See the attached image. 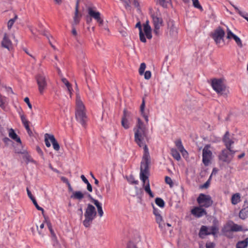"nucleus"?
<instances>
[{
    "instance_id": "57",
    "label": "nucleus",
    "mask_w": 248,
    "mask_h": 248,
    "mask_svg": "<svg viewBox=\"0 0 248 248\" xmlns=\"http://www.w3.org/2000/svg\"><path fill=\"white\" fill-rule=\"evenodd\" d=\"M36 151L41 157L44 158V154L41 149L39 147L37 146L36 147Z\"/></svg>"
},
{
    "instance_id": "58",
    "label": "nucleus",
    "mask_w": 248,
    "mask_h": 248,
    "mask_svg": "<svg viewBox=\"0 0 248 248\" xmlns=\"http://www.w3.org/2000/svg\"><path fill=\"white\" fill-rule=\"evenodd\" d=\"M21 120L23 124L29 123V121L26 119L25 116L23 115L21 116Z\"/></svg>"
},
{
    "instance_id": "28",
    "label": "nucleus",
    "mask_w": 248,
    "mask_h": 248,
    "mask_svg": "<svg viewBox=\"0 0 248 248\" xmlns=\"http://www.w3.org/2000/svg\"><path fill=\"white\" fill-rule=\"evenodd\" d=\"M240 194L238 193L232 195L231 198V202L232 204L235 205L240 202Z\"/></svg>"
},
{
    "instance_id": "7",
    "label": "nucleus",
    "mask_w": 248,
    "mask_h": 248,
    "mask_svg": "<svg viewBox=\"0 0 248 248\" xmlns=\"http://www.w3.org/2000/svg\"><path fill=\"white\" fill-rule=\"evenodd\" d=\"M218 229L216 225L212 226L210 227H207L205 226H202L200 229L199 236L203 238V236L210 234L215 235L217 233Z\"/></svg>"
},
{
    "instance_id": "37",
    "label": "nucleus",
    "mask_w": 248,
    "mask_h": 248,
    "mask_svg": "<svg viewBox=\"0 0 248 248\" xmlns=\"http://www.w3.org/2000/svg\"><path fill=\"white\" fill-rule=\"evenodd\" d=\"M155 202L160 207L163 208L165 206L164 201L160 198H156L155 200Z\"/></svg>"
},
{
    "instance_id": "38",
    "label": "nucleus",
    "mask_w": 248,
    "mask_h": 248,
    "mask_svg": "<svg viewBox=\"0 0 248 248\" xmlns=\"http://www.w3.org/2000/svg\"><path fill=\"white\" fill-rule=\"evenodd\" d=\"M132 116L131 113L124 109L123 111L122 118L129 120Z\"/></svg>"
},
{
    "instance_id": "22",
    "label": "nucleus",
    "mask_w": 248,
    "mask_h": 248,
    "mask_svg": "<svg viewBox=\"0 0 248 248\" xmlns=\"http://www.w3.org/2000/svg\"><path fill=\"white\" fill-rule=\"evenodd\" d=\"M9 136L13 140H15L17 142L21 144V140L20 138L17 135V134L15 133L14 130L12 128H11L9 130Z\"/></svg>"
},
{
    "instance_id": "55",
    "label": "nucleus",
    "mask_w": 248,
    "mask_h": 248,
    "mask_svg": "<svg viewBox=\"0 0 248 248\" xmlns=\"http://www.w3.org/2000/svg\"><path fill=\"white\" fill-rule=\"evenodd\" d=\"M241 16H242L243 18H244L245 19L246 18H248V14L246 12H243L242 11L239 12L238 13Z\"/></svg>"
},
{
    "instance_id": "21",
    "label": "nucleus",
    "mask_w": 248,
    "mask_h": 248,
    "mask_svg": "<svg viewBox=\"0 0 248 248\" xmlns=\"http://www.w3.org/2000/svg\"><path fill=\"white\" fill-rule=\"evenodd\" d=\"M145 107V97H143L142 99V103L140 107V112L142 116L144 117L146 123L148 122V114L145 112L144 108Z\"/></svg>"
},
{
    "instance_id": "20",
    "label": "nucleus",
    "mask_w": 248,
    "mask_h": 248,
    "mask_svg": "<svg viewBox=\"0 0 248 248\" xmlns=\"http://www.w3.org/2000/svg\"><path fill=\"white\" fill-rule=\"evenodd\" d=\"M46 136H48V139L52 144L53 149L56 151H59L60 150V147L59 144L55 139L54 135L46 133Z\"/></svg>"
},
{
    "instance_id": "46",
    "label": "nucleus",
    "mask_w": 248,
    "mask_h": 248,
    "mask_svg": "<svg viewBox=\"0 0 248 248\" xmlns=\"http://www.w3.org/2000/svg\"><path fill=\"white\" fill-rule=\"evenodd\" d=\"M153 213L155 216V219L158 218V217H161L162 216L160 213V211L158 209L155 208L154 206H153Z\"/></svg>"
},
{
    "instance_id": "49",
    "label": "nucleus",
    "mask_w": 248,
    "mask_h": 248,
    "mask_svg": "<svg viewBox=\"0 0 248 248\" xmlns=\"http://www.w3.org/2000/svg\"><path fill=\"white\" fill-rule=\"evenodd\" d=\"M227 38L228 39L233 38L234 36L236 35L234 34H233L229 29H227Z\"/></svg>"
},
{
    "instance_id": "14",
    "label": "nucleus",
    "mask_w": 248,
    "mask_h": 248,
    "mask_svg": "<svg viewBox=\"0 0 248 248\" xmlns=\"http://www.w3.org/2000/svg\"><path fill=\"white\" fill-rule=\"evenodd\" d=\"M1 46L7 49L8 51L13 49V46L12 41L9 39V35L7 33H4L3 38L1 41Z\"/></svg>"
},
{
    "instance_id": "39",
    "label": "nucleus",
    "mask_w": 248,
    "mask_h": 248,
    "mask_svg": "<svg viewBox=\"0 0 248 248\" xmlns=\"http://www.w3.org/2000/svg\"><path fill=\"white\" fill-rule=\"evenodd\" d=\"M17 18V16L16 15L15 16V17L10 19L7 23V27L9 30H10L12 27L13 24L16 21V19Z\"/></svg>"
},
{
    "instance_id": "54",
    "label": "nucleus",
    "mask_w": 248,
    "mask_h": 248,
    "mask_svg": "<svg viewBox=\"0 0 248 248\" xmlns=\"http://www.w3.org/2000/svg\"><path fill=\"white\" fill-rule=\"evenodd\" d=\"M24 101L27 103V104L28 105V107L30 108V109H31L32 108V105L30 103V100H29V98L27 97H25L24 98Z\"/></svg>"
},
{
    "instance_id": "26",
    "label": "nucleus",
    "mask_w": 248,
    "mask_h": 248,
    "mask_svg": "<svg viewBox=\"0 0 248 248\" xmlns=\"http://www.w3.org/2000/svg\"><path fill=\"white\" fill-rule=\"evenodd\" d=\"M136 27L138 28L139 29V31H140L139 35H140V40L142 42L145 43L146 42V40L144 34H143V33L142 32L141 26L140 23V22H138L136 24Z\"/></svg>"
},
{
    "instance_id": "45",
    "label": "nucleus",
    "mask_w": 248,
    "mask_h": 248,
    "mask_svg": "<svg viewBox=\"0 0 248 248\" xmlns=\"http://www.w3.org/2000/svg\"><path fill=\"white\" fill-rule=\"evenodd\" d=\"M51 238L53 241V246L57 248H60V244H59L56 236H55V237H54Z\"/></svg>"
},
{
    "instance_id": "32",
    "label": "nucleus",
    "mask_w": 248,
    "mask_h": 248,
    "mask_svg": "<svg viewBox=\"0 0 248 248\" xmlns=\"http://www.w3.org/2000/svg\"><path fill=\"white\" fill-rule=\"evenodd\" d=\"M143 30L146 36V37L149 39H151L152 37V35L151 34V27H143Z\"/></svg>"
},
{
    "instance_id": "1",
    "label": "nucleus",
    "mask_w": 248,
    "mask_h": 248,
    "mask_svg": "<svg viewBox=\"0 0 248 248\" xmlns=\"http://www.w3.org/2000/svg\"><path fill=\"white\" fill-rule=\"evenodd\" d=\"M145 125L140 118H138L137 124L134 128L135 141L140 147H143L144 150H148L145 143L147 137Z\"/></svg>"
},
{
    "instance_id": "53",
    "label": "nucleus",
    "mask_w": 248,
    "mask_h": 248,
    "mask_svg": "<svg viewBox=\"0 0 248 248\" xmlns=\"http://www.w3.org/2000/svg\"><path fill=\"white\" fill-rule=\"evenodd\" d=\"M45 142L46 145L47 147H50L51 146V144L48 141V140H49L48 136H46V134L45 135Z\"/></svg>"
},
{
    "instance_id": "31",
    "label": "nucleus",
    "mask_w": 248,
    "mask_h": 248,
    "mask_svg": "<svg viewBox=\"0 0 248 248\" xmlns=\"http://www.w3.org/2000/svg\"><path fill=\"white\" fill-rule=\"evenodd\" d=\"M176 145L179 151L182 153L183 156L185 155V154H187V152L184 148V147L183 146L182 142L180 140L177 141L176 142Z\"/></svg>"
},
{
    "instance_id": "18",
    "label": "nucleus",
    "mask_w": 248,
    "mask_h": 248,
    "mask_svg": "<svg viewBox=\"0 0 248 248\" xmlns=\"http://www.w3.org/2000/svg\"><path fill=\"white\" fill-rule=\"evenodd\" d=\"M191 213L195 217H200L206 214V211L202 207H196L191 210Z\"/></svg>"
},
{
    "instance_id": "25",
    "label": "nucleus",
    "mask_w": 248,
    "mask_h": 248,
    "mask_svg": "<svg viewBox=\"0 0 248 248\" xmlns=\"http://www.w3.org/2000/svg\"><path fill=\"white\" fill-rule=\"evenodd\" d=\"M18 153H21V154H24L23 158L27 164H28L30 162L34 163L35 164H36V162L34 160H33L28 153H25L24 152H18Z\"/></svg>"
},
{
    "instance_id": "6",
    "label": "nucleus",
    "mask_w": 248,
    "mask_h": 248,
    "mask_svg": "<svg viewBox=\"0 0 248 248\" xmlns=\"http://www.w3.org/2000/svg\"><path fill=\"white\" fill-rule=\"evenodd\" d=\"M35 79L38 87V90L41 94H43L47 86L46 77L43 72L37 74Z\"/></svg>"
},
{
    "instance_id": "60",
    "label": "nucleus",
    "mask_w": 248,
    "mask_h": 248,
    "mask_svg": "<svg viewBox=\"0 0 248 248\" xmlns=\"http://www.w3.org/2000/svg\"><path fill=\"white\" fill-rule=\"evenodd\" d=\"M54 67L56 68V69H57V72H58V73L59 74V75L60 76V77H62V72H61V71L60 70V69L58 67L57 64H55L54 65Z\"/></svg>"
},
{
    "instance_id": "36",
    "label": "nucleus",
    "mask_w": 248,
    "mask_h": 248,
    "mask_svg": "<svg viewBox=\"0 0 248 248\" xmlns=\"http://www.w3.org/2000/svg\"><path fill=\"white\" fill-rule=\"evenodd\" d=\"M75 86H76V102H81V101H82V100L80 98L79 89L78 88V84L76 82H75Z\"/></svg>"
},
{
    "instance_id": "47",
    "label": "nucleus",
    "mask_w": 248,
    "mask_h": 248,
    "mask_svg": "<svg viewBox=\"0 0 248 248\" xmlns=\"http://www.w3.org/2000/svg\"><path fill=\"white\" fill-rule=\"evenodd\" d=\"M127 181L130 183L131 184H138V181L137 180H135L134 177L132 175H130L129 177L127 178Z\"/></svg>"
},
{
    "instance_id": "52",
    "label": "nucleus",
    "mask_w": 248,
    "mask_h": 248,
    "mask_svg": "<svg viewBox=\"0 0 248 248\" xmlns=\"http://www.w3.org/2000/svg\"><path fill=\"white\" fill-rule=\"evenodd\" d=\"M144 78L146 79H149L151 77V72L150 71H146L144 73Z\"/></svg>"
},
{
    "instance_id": "17",
    "label": "nucleus",
    "mask_w": 248,
    "mask_h": 248,
    "mask_svg": "<svg viewBox=\"0 0 248 248\" xmlns=\"http://www.w3.org/2000/svg\"><path fill=\"white\" fill-rule=\"evenodd\" d=\"M239 217L242 219H245L248 217V201H246L243 206V208L239 212Z\"/></svg>"
},
{
    "instance_id": "42",
    "label": "nucleus",
    "mask_w": 248,
    "mask_h": 248,
    "mask_svg": "<svg viewBox=\"0 0 248 248\" xmlns=\"http://www.w3.org/2000/svg\"><path fill=\"white\" fill-rule=\"evenodd\" d=\"M192 0L193 2V5L194 6V7H195L197 9H199L201 11H202L203 10L202 6L200 5V4L199 2V0Z\"/></svg>"
},
{
    "instance_id": "33",
    "label": "nucleus",
    "mask_w": 248,
    "mask_h": 248,
    "mask_svg": "<svg viewBox=\"0 0 248 248\" xmlns=\"http://www.w3.org/2000/svg\"><path fill=\"white\" fill-rule=\"evenodd\" d=\"M171 154L176 160L179 161L181 159L180 154L176 149H172L171 150Z\"/></svg>"
},
{
    "instance_id": "43",
    "label": "nucleus",
    "mask_w": 248,
    "mask_h": 248,
    "mask_svg": "<svg viewBox=\"0 0 248 248\" xmlns=\"http://www.w3.org/2000/svg\"><path fill=\"white\" fill-rule=\"evenodd\" d=\"M146 68V64L145 63L143 62L140 64L139 72L140 75H142L144 74L145 69Z\"/></svg>"
},
{
    "instance_id": "56",
    "label": "nucleus",
    "mask_w": 248,
    "mask_h": 248,
    "mask_svg": "<svg viewBox=\"0 0 248 248\" xmlns=\"http://www.w3.org/2000/svg\"><path fill=\"white\" fill-rule=\"evenodd\" d=\"M27 192L28 196H29V197L31 201L35 199L34 197L32 196L31 192L30 191V190L28 188H27Z\"/></svg>"
},
{
    "instance_id": "23",
    "label": "nucleus",
    "mask_w": 248,
    "mask_h": 248,
    "mask_svg": "<svg viewBox=\"0 0 248 248\" xmlns=\"http://www.w3.org/2000/svg\"><path fill=\"white\" fill-rule=\"evenodd\" d=\"M62 81L67 88V91L69 93L70 98H72V91L73 88L72 87V85L69 82V81L64 78H62Z\"/></svg>"
},
{
    "instance_id": "10",
    "label": "nucleus",
    "mask_w": 248,
    "mask_h": 248,
    "mask_svg": "<svg viewBox=\"0 0 248 248\" xmlns=\"http://www.w3.org/2000/svg\"><path fill=\"white\" fill-rule=\"evenodd\" d=\"M224 35L225 31L220 27H218L214 30V32L212 33L211 36L216 44L219 45L221 41L223 40Z\"/></svg>"
},
{
    "instance_id": "40",
    "label": "nucleus",
    "mask_w": 248,
    "mask_h": 248,
    "mask_svg": "<svg viewBox=\"0 0 248 248\" xmlns=\"http://www.w3.org/2000/svg\"><path fill=\"white\" fill-rule=\"evenodd\" d=\"M122 125L125 129H128L129 127V120L122 118Z\"/></svg>"
},
{
    "instance_id": "2",
    "label": "nucleus",
    "mask_w": 248,
    "mask_h": 248,
    "mask_svg": "<svg viewBox=\"0 0 248 248\" xmlns=\"http://www.w3.org/2000/svg\"><path fill=\"white\" fill-rule=\"evenodd\" d=\"M144 154L142 157L140 165V178L144 185L146 180L148 178L149 167L151 163V158L148 150H144Z\"/></svg>"
},
{
    "instance_id": "4",
    "label": "nucleus",
    "mask_w": 248,
    "mask_h": 248,
    "mask_svg": "<svg viewBox=\"0 0 248 248\" xmlns=\"http://www.w3.org/2000/svg\"><path fill=\"white\" fill-rule=\"evenodd\" d=\"M76 118L83 126H85L87 119L85 106L82 101L76 102Z\"/></svg>"
},
{
    "instance_id": "19",
    "label": "nucleus",
    "mask_w": 248,
    "mask_h": 248,
    "mask_svg": "<svg viewBox=\"0 0 248 248\" xmlns=\"http://www.w3.org/2000/svg\"><path fill=\"white\" fill-rule=\"evenodd\" d=\"M169 29H170V35L172 38H175L177 34V29L175 26L173 21H170L168 23Z\"/></svg>"
},
{
    "instance_id": "29",
    "label": "nucleus",
    "mask_w": 248,
    "mask_h": 248,
    "mask_svg": "<svg viewBox=\"0 0 248 248\" xmlns=\"http://www.w3.org/2000/svg\"><path fill=\"white\" fill-rule=\"evenodd\" d=\"M143 186H144V190L146 191V192H147L151 197L153 198L154 195L152 191L151 190L149 180L148 179L146 180L145 184L144 185H143Z\"/></svg>"
},
{
    "instance_id": "15",
    "label": "nucleus",
    "mask_w": 248,
    "mask_h": 248,
    "mask_svg": "<svg viewBox=\"0 0 248 248\" xmlns=\"http://www.w3.org/2000/svg\"><path fill=\"white\" fill-rule=\"evenodd\" d=\"M156 222L158 225V227L160 230L163 232L165 233L167 231H169L170 232L172 231V229H167L166 227H170L171 225L169 223H165L164 220L163 219L162 217H158L155 219Z\"/></svg>"
},
{
    "instance_id": "41",
    "label": "nucleus",
    "mask_w": 248,
    "mask_h": 248,
    "mask_svg": "<svg viewBox=\"0 0 248 248\" xmlns=\"http://www.w3.org/2000/svg\"><path fill=\"white\" fill-rule=\"evenodd\" d=\"M235 41V43H236L237 45L240 48H242L243 47V44L241 40L239 37H238L237 36L235 35L234 36V37L232 38Z\"/></svg>"
},
{
    "instance_id": "34",
    "label": "nucleus",
    "mask_w": 248,
    "mask_h": 248,
    "mask_svg": "<svg viewBox=\"0 0 248 248\" xmlns=\"http://www.w3.org/2000/svg\"><path fill=\"white\" fill-rule=\"evenodd\" d=\"M230 230L232 232L242 231L243 230L242 227L236 224H233L230 227Z\"/></svg>"
},
{
    "instance_id": "64",
    "label": "nucleus",
    "mask_w": 248,
    "mask_h": 248,
    "mask_svg": "<svg viewBox=\"0 0 248 248\" xmlns=\"http://www.w3.org/2000/svg\"><path fill=\"white\" fill-rule=\"evenodd\" d=\"M23 125H24V126H25L26 129L27 130L28 132L29 133V132L31 131V129L30 128L29 123L24 124H23Z\"/></svg>"
},
{
    "instance_id": "9",
    "label": "nucleus",
    "mask_w": 248,
    "mask_h": 248,
    "mask_svg": "<svg viewBox=\"0 0 248 248\" xmlns=\"http://www.w3.org/2000/svg\"><path fill=\"white\" fill-rule=\"evenodd\" d=\"M151 16L154 26V33L158 36L160 34V28L163 26V20L161 17L155 14H152Z\"/></svg>"
},
{
    "instance_id": "51",
    "label": "nucleus",
    "mask_w": 248,
    "mask_h": 248,
    "mask_svg": "<svg viewBox=\"0 0 248 248\" xmlns=\"http://www.w3.org/2000/svg\"><path fill=\"white\" fill-rule=\"evenodd\" d=\"M157 3H159L163 7H167V2L165 0H157Z\"/></svg>"
},
{
    "instance_id": "11",
    "label": "nucleus",
    "mask_w": 248,
    "mask_h": 248,
    "mask_svg": "<svg viewBox=\"0 0 248 248\" xmlns=\"http://www.w3.org/2000/svg\"><path fill=\"white\" fill-rule=\"evenodd\" d=\"M234 151L232 149L223 150L219 156V159L224 162L230 163L232 159Z\"/></svg>"
},
{
    "instance_id": "24",
    "label": "nucleus",
    "mask_w": 248,
    "mask_h": 248,
    "mask_svg": "<svg viewBox=\"0 0 248 248\" xmlns=\"http://www.w3.org/2000/svg\"><path fill=\"white\" fill-rule=\"evenodd\" d=\"M70 198L80 201L84 198V194L80 191H74L73 192Z\"/></svg>"
},
{
    "instance_id": "61",
    "label": "nucleus",
    "mask_w": 248,
    "mask_h": 248,
    "mask_svg": "<svg viewBox=\"0 0 248 248\" xmlns=\"http://www.w3.org/2000/svg\"><path fill=\"white\" fill-rule=\"evenodd\" d=\"M87 184V190L90 191V192H92L93 191V188H92V186H91V185L90 184V183L89 182L88 183L86 184Z\"/></svg>"
},
{
    "instance_id": "27",
    "label": "nucleus",
    "mask_w": 248,
    "mask_h": 248,
    "mask_svg": "<svg viewBox=\"0 0 248 248\" xmlns=\"http://www.w3.org/2000/svg\"><path fill=\"white\" fill-rule=\"evenodd\" d=\"M94 204L97 208L98 216L100 217H102L104 212L102 207V204L98 201H94Z\"/></svg>"
},
{
    "instance_id": "35",
    "label": "nucleus",
    "mask_w": 248,
    "mask_h": 248,
    "mask_svg": "<svg viewBox=\"0 0 248 248\" xmlns=\"http://www.w3.org/2000/svg\"><path fill=\"white\" fill-rule=\"evenodd\" d=\"M81 16L78 15V13L75 12V15L74 16V21L72 25L75 26L78 25L80 22V18Z\"/></svg>"
},
{
    "instance_id": "3",
    "label": "nucleus",
    "mask_w": 248,
    "mask_h": 248,
    "mask_svg": "<svg viewBox=\"0 0 248 248\" xmlns=\"http://www.w3.org/2000/svg\"><path fill=\"white\" fill-rule=\"evenodd\" d=\"M96 216L95 208L91 204H88L84 213L85 219L83 221V225L87 228L92 224Z\"/></svg>"
},
{
    "instance_id": "16",
    "label": "nucleus",
    "mask_w": 248,
    "mask_h": 248,
    "mask_svg": "<svg viewBox=\"0 0 248 248\" xmlns=\"http://www.w3.org/2000/svg\"><path fill=\"white\" fill-rule=\"evenodd\" d=\"M223 141L224 143L226 148L232 149L231 145L234 143V141L230 138V134L227 131L223 138Z\"/></svg>"
},
{
    "instance_id": "62",
    "label": "nucleus",
    "mask_w": 248,
    "mask_h": 248,
    "mask_svg": "<svg viewBox=\"0 0 248 248\" xmlns=\"http://www.w3.org/2000/svg\"><path fill=\"white\" fill-rule=\"evenodd\" d=\"M46 225L47 226V227L49 229V230H50L52 229V225L49 221L46 220Z\"/></svg>"
},
{
    "instance_id": "13",
    "label": "nucleus",
    "mask_w": 248,
    "mask_h": 248,
    "mask_svg": "<svg viewBox=\"0 0 248 248\" xmlns=\"http://www.w3.org/2000/svg\"><path fill=\"white\" fill-rule=\"evenodd\" d=\"M89 15L94 18L99 24V26H102L104 23L103 19L101 17V14L99 12L95 11L94 8L91 7L88 8Z\"/></svg>"
},
{
    "instance_id": "8",
    "label": "nucleus",
    "mask_w": 248,
    "mask_h": 248,
    "mask_svg": "<svg viewBox=\"0 0 248 248\" xmlns=\"http://www.w3.org/2000/svg\"><path fill=\"white\" fill-rule=\"evenodd\" d=\"M197 202L202 207L207 208L210 207L213 203L211 198L209 195L204 194H200L197 199Z\"/></svg>"
},
{
    "instance_id": "50",
    "label": "nucleus",
    "mask_w": 248,
    "mask_h": 248,
    "mask_svg": "<svg viewBox=\"0 0 248 248\" xmlns=\"http://www.w3.org/2000/svg\"><path fill=\"white\" fill-rule=\"evenodd\" d=\"M32 202L33 204L35 205V207L37 208V209L39 210V211H41L43 213L44 209L42 207H40L38 205V203H37L35 199H34V200H32Z\"/></svg>"
},
{
    "instance_id": "59",
    "label": "nucleus",
    "mask_w": 248,
    "mask_h": 248,
    "mask_svg": "<svg viewBox=\"0 0 248 248\" xmlns=\"http://www.w3.org/2000/svg\"><path fill=\"white\" fill-rule=\"evenodd\" d=\"M61 180L64 183L66 184L67 185L69 183V182L67 178H66V177H63V176H62L61 177Z\"/></svg>"
},
{
    "instance_id": "44",
    "label": "nucleus",
    "mask_w": 248,
    "mask_h": 248,
    "mask_svg": "<svg viewBox=\"0 0 248 248\" xmlns=\"http://www.w3.org/2000/svg\"><path fill=\"white\" fill-rule=\"evenodd\" d=\"M6 97L2 96L0 94V107L3 108L4 107L5 103L6 102Z\"/></svg>"
},
{
    "instance_id": "5",
    "label": "nucleus",
    "mask_w": 248,
    "mask_h": 248,
    "mask_svg": "<svg viewBox=\"0 0 248 248\" xmlns=\"http://www.w3.org/2000/svg\"><path fill=\"white\" fill-rule=\"evenodd\" d=\"M211 85L213 89L221 95L226 97L229 93V89L226 87L221 79H213Z\"/></svg>"
},
{
    "instance_id": "48",
    "label": "nucleus",
    "mask_w": 248,
    "mask_h": 248,
    "mask_svg": "<svg viewBox=\"0 0 248 248\" xmlns=\"http://www.w3.org/2000/svg\"><path fill=\"white\" fill-rule=\"evenodd\" d=\"M165 180L166 183L169 185L170 187H171L173 186V184L172 181L170 177L166 176Z\"/></svg>"
},
{
    "instance_id": "30",
    "label": "nucleus",
    "mask_w": 248,
    "mask_h": 248,
    "mask_svg": "<svg viewBox=\"0 0 248 248\" xmlns=\"http://www.w3.org/2000/svg\"><path fill=\"white\" fill-rule=\"evenodd\" d=\"M248 245V238L238 242L236 244V248H246Z\"/></svg>"
},
{
    "instance_id": "12",
    "label": "nucleus",
    "mask_w": 248,
    "mask_h": 248,
    "mask_svg": "<svg viewBox=\"0 0 248 248\" xmlns=\"http://www.w3.org/2000/svg\"><path fill=\"white\" fill-rule=\"evenodd\" d=\"M210 146L206 145L202 150V162L205 166H208L212 156V153L210 150Z\"/></svg>"
},
{
    "instance_id": "63",
    "label": "nucleus",
    "mask_w": 248,
    "mask_h": 248,
    "mask_svg": "<svg viewBox=\"0 0 248 248\" xmlns=\"http://www.w3.org/2000/svg\"><path fill=\"white\" fill-rule=\"evenodd\" d=\"M80 177H81L82 180L83 181V182L84 183H85L86 184L89 183V181L86 178V177L84 176V175H81Z\"/></svg>"
}]
</instances>
